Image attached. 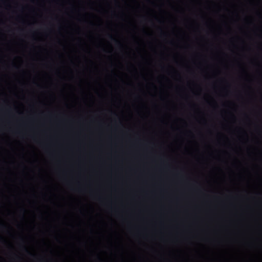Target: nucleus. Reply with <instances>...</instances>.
<instances>
[{
  "instance_id": "obj_1",
  "label": "nucleus",
  "mask_w": 262,
  "mask_h": 262,
  "mask_svg": "<svg viewBox=\"0 0 262 262\" xmlns=\"http://www.w3.org/2000/svg\"><path fill=\"white\" fill-rule=\"evenodd\" d=\"M201 89L200 88H198L196 89V90L195 91H194V92H195V93L196 94H200V92H201Z\"/></svg>"
},
{
  "instance_id": "obj_2",
  "label": "nucleus",
  "mask_w": 262,
  "mask_h": 262,
  "mask_svg": "<svg viewBox=\"0 0 262 262\" xmlns=\"http://www.w3.org/2000/svg\"><path fill=\"white\" fill-rule=\"evenodd\" d=\"M199 121V122H202V121H205V119L204 117L202 116L200 117Z\"/></svg>"
}]
</instances>
